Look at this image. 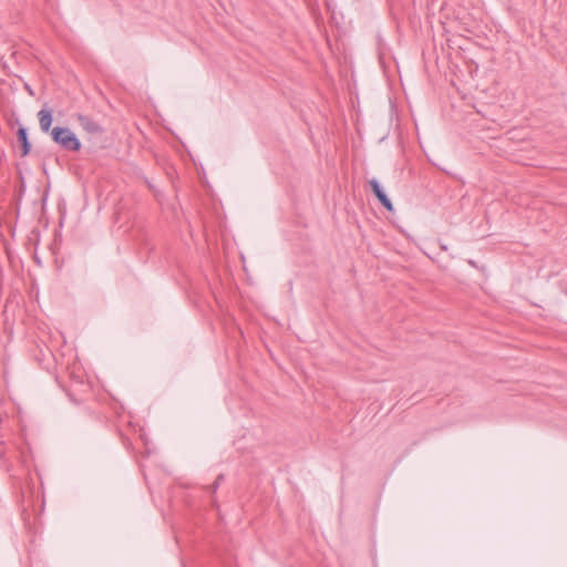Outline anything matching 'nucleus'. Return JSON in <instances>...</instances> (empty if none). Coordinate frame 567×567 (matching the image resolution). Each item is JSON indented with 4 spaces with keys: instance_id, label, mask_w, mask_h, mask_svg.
<instances>
[{
    "instance_id": "nucleus-1",
    "label": "nucleus",
    "mask_w": 567,
    "mask_h": 567,
    "mask_svg": "<svg viewBox=\"0 0 567 567\" xmlns=\"http://www.w3.org/2000/svg\"><path fill=\"white\" fill-rule=\"evenodd\" d=\"M51 138L64 151L79 152L82 147L81 141L69 127H53L51 131Z\"/></svg>"
},
{
    "instance_id": "nucleus-2",
    "label": "nucleus",
    "mask_w": 567,
    "mask_h": 567,
    "mask_svg": "<svg viewBox=\"0 0 567 567\" xmlns=\"http://www.w3.org/2000/svg\"><path fill=\"white\" fill-rule=\"evenodd\" d=\"M370 188H371V192L373 193V195L378 198L379 203L388 210V212H393L394 208H393V204L391 202V199L388 197L386 193L384 192L383 187L381 186V184L379 183L378 179L375 178H372L368 182Z\"/></svg>"
},
{
    "instance_id": "nucleus-3",
    "label": "nucleus",
    "mask_w": 567,
    "mask_h": 567,
    "mask_svg": "<svg viewBox=\"0 0 567 567\" xmlns=\"http://www.w3.org/2000/svg\"><path fill=\"white\" fill-rule=\"evenodd\" d=\"M75 118L80 126L91 135H97L104 133L103 126L94 121L92 117L84 115L82 113L75 114Z\"/></svg>"
},
{
    "instance_id": "nucleus-4",
    "label": "nucleus",
    "mask_w": 567,
    "mask_h": 567,
    "mask_svg": "<svg viewBox=\"0 0 567 567\" xmlns=\"http://www.w3.org/2000/svg\"><path fill=\"white\" fill-rule=\"evenodd\" d=\"M16 123L19 124L17 130V138L20 144V155L21 157H25L30 154L32 145L29 141L28 130L23 125L20 124L19 118L16 120Z\"/></svg>"
},
{
    "instance_id": "nucleus-5",
    "label": "nucleus",
    "mask_w": 567,
    "mask_h": 567,
    "mask_svg": "<svg viewBox=\"0 0 567 567\" xmlns=\"http://www.w3.org/2000/svg\"><path fill=\"white\" fill-rule=\"evenodd\" d=\"M40 128L43 133H51V125L53 122V111L51 109H42L37 114Z\"/></svg>"
},
{
    "instance_id": "nucleus-6",
    "label": "nucleus",
    "mask_w": 567,
    "mask_h": 567,
    "mask_svg": "<svg viewBox=\"0 0 567 567\" xmlns=\"http://www.w3.org/2000/svg\"><path fill=\"white\" fill-rule=\"evenodd\" d=\"M53 357V353L52 351L49 349V348H45L44 350L43 349H39V354L35 355V359L37 361L39 362V364L43 368H47L48 369V365H45L44 363L51 358Z\"/></svg>"
},
{
    "instance_id": "nucleus-7",
    "label": "nucleus",
    "mask_w": 567,
    "mask_h": 567,
    "mask_svg": "<svg viewBox=\"0 0 567 567\" xmlns=\"http://www.w3.org/2000/svg\"><path fill=\"white\" fill-rule=\"evenodd\" d=\"M224 480L225 475L223 473L218 474L214 483L207 486V491H209L212 494H215L219 488L220 484L224 482Z\"/></svg>"
},
{
    "instance_id": "nucleus-8",
    "label": "nucleus",
    "mask_w": 567,
    "mask_h": 567,
    "mask_svg": "<svg viewBox=\"0 0 567 567\" xmlns=\"http://www.w3.org/2000/svg\"><path fill=\"white\" fill-rule=\"evenodd\" d=\"M30 567H48V565L43 560L34 558L31 559Z\"/></svg>"
},
{
    "instance_id": "nucleus-9",
    "label": "nucleus",
    "mask_w": 567,
    "mask_h": 567,
    "mask_svg": "<svg viewBox=\"0 0 567 567\" xmlns=\"http://www.w3.org/2000/svg\"><path fill=\"white\" fill-rule=\"evenodd\" d=\"M0 460L6 462V452L4 451L0 452Z\"/></svg>"
},
{
    "instance_id": "nucleus-10",
    "label": "nucleus",
    "mask_w": 567,
    "mask_h": 567,
    "mask_svg": "<svg viewBox=\"0 0 567 567\" xmlns=\"http://www.w3.org/2000/svg\"><path fill=\"white\" fill-rule=\"evenodd\" d=\"M331 0H326L327 7L330 8Z\"/></svg>"
}]
</instances>
